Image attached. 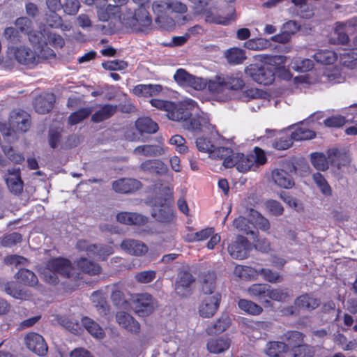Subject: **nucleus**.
<instances>
[{
    "mask_svg": "<svg viewBox=\"0 0 357 357\" xmlns=\"http://www.w3.org/2000/svg\"><path fill=\"white\" fill-rule=\"evenodd\" d=\"M311 162L315 169L319 171H325L328 169V163L330 162L328 156L324 153L314 152L310 155Z\"/></svg>",
    "mask_w": 357,
    "mask_h": 357,
    "instance_id": "nucleus-46",
    "label": "nucleus"
},
{
    "mask_svg": "<svg viewBox=\"0 0 357 357\" xmlns=\"http://www.w3.org/2000/svg\"><path fill=\"white\" fill-rule=\"evenodd\" d=\"M204 14L206 22L211 24L228 25L231 22L235 20V10L233 8H231L230 14L227 17L213 14L210 10H206Z\"/></svg>",
    "mask_w": 357,
    "mask_h": 357,
    "instance_id": "nucleus-35",
    "label": "nucleus"
},
{
    "mask_svg": "<svg viewBox=\"0 0 357 357\" xmlns=\"http://www.w3.org/2000/svg\"><path fill=\"white\" fill-rule=\"evenodd\" d=\"M230 256L235 259H246L252 250V244L248 238L242 235H238L235 240L227 247Z\"/></svg>",
    "mask_w": 357,
    "mask_h": 357,
    "instance_id": "nucleus-5",
    "label": "nucleus"
},
{
    "mask_svg": "<svg viewBox=\"0 0 357 357\" xmlns=\"http://www.w3.org/2000/svg\"><path fill=\"white\" fill-rule=\"evenodd\" d=\"M202 118L200 116H195L192 117V114L188 120L184 121L182 123L183 127L192 132H199L202 130Z\"/></svg>",
    "mask_w": 357,
    "mask_h": 357,
    "instance_id": "nucleus-51",
    "label": "nucleus"
},
{
    "mask_svg": "<svg viewBox=\"0 0 357 357\" xmlns=\"http://www.w3.org/2000/svg\"><path fill=\"white\" fill-rule=\"evenodd\" d=\"M271 176L274 183L280 188L289 189L294 185L291 175L284 169H275L272 171Z\"/></svg>",
    "mask_w": 357,
    "mask_h": 357,
    "instance_id": "nucleus-24",
    "label": "nucleus"
},
{
    "mask_svg": "<svg viewBox=\"0 0 357 357\" xmlns=\"http://www.w3.org/2000/svg\"><path fill=\"white\" fill-rule=\"evenodd\" d=\"M24 344L29 350L39 356H44L47 354V344L43 337L37 333H27L24 337Z\"/></svg>",
    "mask_w": 357,
    "mask_h": 357,
    "instance_id": "nucleus-8",
    "label": "nucleus"
},
{
    "mask_svg": "<svg viewBox=\"0 0 357 357\" xmlns=\"http://www.w3.org/2000/svg\"><path fill=\"white\" fill-rule=\"evenodd\" d=\"M294 303L298 310L311 312L321 305V300L305 293L298 296Z\"/></svg>",
    "mask_w": 357,
    "mask_h": 357,
    "instance_id": "nucleus-18",
    "label": "nucleus"
},
{
    "mask_svg": "<svg viewBox=\"0 0 357 357\" xmlns=\"http://www.w3.org/2000/svg\"><path fill=\"white\" fill-rule=\"evenodd\" d=\"M15 278L20 283L29 287L36 285L38 282L36 274L27 268H20L15 274Z\"/></svg>",
    "mask_w": 357,
    "mask_h": 357,
    "instance_id": "nucleus-37",
    "label": "nucleus"
},
{
    "mask_svg": "<svg viewBox=\"0 0 357 357\" xmlns=\"http://www.w3.org/2000/svg\"><path fill=\"white\" fill-rule=\"evenodd\" d=\"M41 278L51 285H56L59 283V281L58 274L51 270L50 267L47 266V264L46 266L41 273Z\"/></svg>",
    "mask_w": 357,
    "mask_h": 357,
    "instance_id": "nucleus-64",
    "label": "nucleus"
},
{
    "mask_svg": "<svg viewBox=\"0 0 357 357\" xmlns=\"http://www.w3.org/2000/svg\"><path fill=\"white\" fill-rule=\"evenodd\" d=\"M78 268L86 274L89 275H98L101 273L102 268L98 264L85 257L80 258L77 263Z\"/></svg>",
    "mask_w": 357,
    "mask_h": 357,
    "instance_id": "nucleus-33",
    "label": "nucleus"
},
{
    "mask_svg": "<svg viewBox=\"0 0 357 357\" xmlns=\"http://www.w3.org/2000/svg\"><path fill=\"white\" fill-rule=\"evenodd\" d=\"M251 216L252 218V225L254 228H257L263 231H268L270 229V223L268 220L258 211L252 210Z\"/></svg>",
    "mask_w": 357,
    "mask_h": 357,
    "instance_id": "nucleus-50",
    "label": "nucleus"
},
{
    "mask_svg": "<svg viewBox=\"0 0 357 357\" xmlns=\"http://www.w3.org/2000/svg\"><path fill=\"white\" fill-rule=\"evenodd\" d=\"M118 111V106L112 104H104L91 116V121L93 123H100L110 119Z\"/></svg>",
    "mask_w": 357,
    "mask_h": 357,
    "instance_id": "nucleus-28",
    "label": "nucleus"
},
{
    "mask_svg": "<svg viewBox=\"0 0 357 357\" xmlns=\"http://www.w3.org/2000/svg\"><path fill=\"white\" fill-rule=\"evenodd\" d=\"M136 129L141 133L154 134L158 129V125L150 117H140L135 121Z\"/></svg>",
    "mask_w": 357,
    "mask_h": 357,
    "instance_id": "nucleus-32",
    "label": "nucleus"
},
{
    "mask_svg": "<svg viewBox=\"0 0 357 357\" xmlns=\"http://www.w3.org/2000/svg\"><path fill=\"white\" fill-rule=\"evenodd\" d=\"M139 168L145 173L157 176L165 175L168 171L167 165L159 159L146 160L140 164Z\"/></svg>",
    "mask_w": 357,
    "mask_h": 357,
    "instance_id": "nucleus-15",
    "label": "nucleus"
},
{
    "mask_svg": "<svg viewBox=\"0 0 357 357\" xmlns=\"http://www.w3.org/2000/svg\"><path fill=\"white\" fill-rule=\"evenodd\" d=\"M47 264L51 270L66 278H70L74 270L71 261L61 257L49 259Z\"/></svg>",
    "mask_w": 357,
    "mask_h": 357,
    "instance_id": "nucleus-11",
    "label": "nucleus"
},
{
    "mask_svg": "<svg viewBox=\"0 0 357 357\" xmlns=\"http://www.w3.org/2000/svg\"><path fill=\"white\" fill-rule=\"evenodd\" d=\"M245 73L259 84L270 85L275 80L273 68L266 64L251 63L245 67Z\"/></svg>",
    "mask_w": 357,
    "mask_h": 357,
    "instance_id": "nucleus-2",
    "label": "nucleus"
},
{
    "mask_svg": "<svg viewBox=\"0 0 357 357\" xmlns=\"http://www.w3.org/2000/svg\"><path fill=\"white\" fill-rule=\"evenodd\" d=\"M171 3L166 1H158L153 2L152 9L157 15L155 18L156 22L160 21V19L163 17V13H165L167 10L169 9Z\"/></svg>",
    "mask_w": 357,
    "mask_h": 357,
    "instance_id": "nucleus-63",
    "label": "nucleus"
},
{
    "mask_svg": "<svg viewBox=\"0 0 357 357\" xmlns=\"http://www.w3.org/2000/svg\"><path fill=\"white\" fill-rule=\"evenodd\" d=\"M234 226L240 231L246 235H257L258 231H255L252 222H250L247 218L239 216L234 219Z\"/></svg>",
    "mask_w": 357,
    "mask_h": 357,
    "instance_id": "nucleus-43",
    "label": "nucleus"
},
{
    "mask_svg": "<svg viewBox=\"0 0 357 357\" xmlns=\"http://www.w3.org/2000/svg\"><path fill=\"white\" fill-rule=\"evenodd\" d=\"M258 273L264 280L270 283H278L283 280V277L280 273L273 271L270 268H262L259 270Z\"/></svg>",
    "mask_w": 357,
    "mask_h": 357,
    "instance_id": "nucleus-55",
    "label": "nucleus"
},
{
    "mask_svg": "<svg viewBox=\"0 0 357 357\" xmlns=\"http://www.w3.org/2000/svg\"><path fill=\"white\" fill-rule=\"evenodd\" d=\"M292 63V68L299 73H306L314 68L313 61L310 59L296 58Z\"/></svg>",
    "mask_w": 357,
    "mask_h": 357,
    "instance_id": "nucleus-54",
    "label": "nucleus"
},
{
    "mask_svg": "<svg viewBox=\"0 0 357 357\" xmlns=\"http://www.w3.org/2000/svg\"><path fill=\"white\" fill-rule=\"evenodd\" d=\"M312 178L315 184L324 195L328 197L332 195V190L330 185L321 173H314L312 175Z\"/></svg>",
    "mask_w": 357,
    "mask_h": 357,
    "instance_id": "nucleus-52",
    "label": "nucleus"
},
{
    "mask_svg": "<svg viewBox=\"0 0 357 357\" xmlns=\"http://www.w3.org/2000/svg\"><path fill=\"white\" fill-rule=\"evenodd\" d=\"M162 89L160 84H139L134 86L132 93L139 97L149 98L158 95Z\"/></svg>",
    "mask_w": 357,
    "mask_h": 357,
    "instance_id": "nucleus-25",
    "label": "nucleus"
},
{
    "mask_svg": "<svg viewBox=\"0 0 357 357\" xmlns=\"http://www.w3.org/2000/svg\"><path fill=\"white\" fill-rule=\"evenodd\" d=\"M134 154L142 155L145 157H154L164 153L163 148L156 144H144L137 146L133 150Z\"/></svg>",
    "mask_w": 357,
    "mask_h": 357,
    "instance_id": "nucleus-34",
    "label": "nucleus"
},
{
    "mask_svg": "<svg viewBox=\"0 0 357 357\" xmlns=\"http://www.w3.org/2000/svg\"><path fill=\"white\" fill-rule=\"evenodd\" d=\"M137 312L150 313L153 310V296L149 293L138 294L132 296Z\"/></svg>",
    "mask_w": 357,
    "mask_h": 357,
    "instance_id": "nucleus-20",
    "label": "nucleus"
},
{
    "mask_svg": "<svg viewBox=\"0 0 357 357\" xmlns=\"http://www.w3.org/2000/svg\"><path fill=\"white\" fill-rule=\"evenodd\" d=\"M212 156L215 159L223 160L222 165L225 167V162L229 158H232L234 155V151L231 149L219 146L215 147L213 149V151L210 153Z\"/></svg>",
    "mask_w": 357,
    "mask_h": 357,
    "instance_id": "nucleus-57",
    "label": "nucleus"
},
{
    "mask_svg": "<svg viewBox=\"0 0 357 357\" xmlns=\"http://www.w3.org/2000/svg\"><path fill=\"white\" fill-rule=\"evenodd\" d=\"M156 278V271L153 270H146L138 272L135 275V280L141 284L151 282Z\"/></svg>",
    "mask_w": 357,
    "mask_h": 357,
    "instance_id": "nucleus-61",
    "label": "nucleus"
},
{
    "mask_svg": "<svg viewBox=\"0 0 357 357\" xmlns=\"http://www.w3.org/2000/svg\"><path fill=\"white\" fill-rule=\"evenodd\" d=\"M225 56L228 62L233 65L241 64L246 59L245 51L238 47L229 49Z\"/></svg>",
    "mask_w": 357,
    "mask_h": 357,
    "instance_id": "nucleus-45",
    "label": "nucleus"
},
{
    "mask_svg": "<svg viewBox=\"0 0 357 357\" xmlns=\"http://www.w3.org/2000/svg\"><path fill=\"white\" fill-rule=\"evenodd\" d=\"M137 6L134 11L126 8L121 13L123 24L136 32H144L151 29L152 17L149 12L150 0H132Z\"/></svg>",
    "mask_w": 357,
    "mask_h": 357,
    "instance_id": "nucleus-1",
    "label": "nucleus"
},
{
    "mask_svg": "<svg viewBox=\"0 0 357 357\" xmlns=\"http://www.w3.org/2000/svg\"><path fill=\"white\" fill-rule=\"evenodd\" d=\"M216 274L213 271L204 273L202 278V290L204 294H213L215 289Z\"/></svg>",
    "mask_w": 357,
    "mask_h": 357,
    "instance_id": "nucleus-38",
    "label": "nucleus"
},
{
    "mask_svg": "<svg viewBox=\"0 0 357 357\" xmlns=\"http://www.w3.org/2000/svg\"><path fill=\"white\" fill-rule=\"evenodd\" d=\"M270 45V41L262 38L248 39L244 43V47L245 48L256 51L265 50L269 47Z\"/></svg>",
    "mask_w": 357,
    "mask_h": 357,
    "instance_id": "nucleus-49",
    "label": "nucleus"
},
{
    "mask_svg": "<svg viewBox=\"0 0 357 357\" xmlns=\"http://www.w3.org/2000/svg\"><path fill=\"white\" fill-rule=\"evenodd\" d=\"M197 106V102L191 99L178 102L172 101L166 116L171 121L183 123L191 116Z\"/></svg>",
    "mask_w": 357,
    "mask_h": 357,
    "instance_id": "nucleus-3",
    "label": "nucleus"
},
{
    "mask_svg": "<svg viewBox=\"0 0 357 357\" xmlns=\"http://www.w3.org/2000/svg\"><path fill=\"white\" fill-rule=\"evenodd\" d=\"M269 289L270 285L267 284L255 283L248 288V294L259 302L269 305Z\"/></svg>",
    "mask_w": 357,
    "mask_h": 357,
    "instance_id": "nucleus-16",
    "label": "nucleus"
},
{
    "mask_svg": "<svg viewBox=\"0 0 357 357\" xmlns=\"http://www.w3.org/2000/svg\"><path fill=\"white\" fill-rule=\"evenodd\" d=\"M121 248L127 253L134 256H143L148 252V246L141 241L125 239L121 243Z\"/></svg>",
    "mask_w": 357,
    "mask_h": 357,
    "instance_id": "nucleus-17",
    "label": "nucleus"
},
{
    "mask_svg": "<svg viewBox=\"0 0 357 357\" xmlns=\"http://www.w3.org/2000/svg\"><path fill=\"white\" fill-rule=\"evenodd\" d=\"M113 190L118 193L130 194L139 190L142 186V183L135 178H123L113 181Z\"/></svg>",
    "mask_w": 357,
    "mask_h": 357,
    "instance_id": "nucleus-13",
    "label": "nucleus"
},
{
    "mask_svg": "<svg viewBox=\"0 0 357 357\" xmlns=\"http://www.w3.org/2000/svg\"><path fill=\"white\" fill-rule=\"evenodd\" d=\"M92 112L90 107H83L73 112L68 117L70 125H76L86 119Z\"/></svg>",
    "mask_w": 357,
    "mask_h": 357,
    "instance_id": "nucleus-53",
    "label": "nucleus"
},
{
    "mask_svg": "<svg viewBox=\"0 0 357 357\" xmlns=\"http://www.w3.org/2000/svg\"><path fill=\"white\" fill-rule=\"evenodd\" d=\"M221 298V294L218 292L213 294H206L199 307V315L204 318L213 317L220 307Z\"/></svg>",
    "mask_w": 357,
    "mask_h": 357,
    "instance_id": "nucleus-7",
    "label": "nucleus"
},
{
    "mask_svg": "<svg viewBox=\"0 0 357 357\" xmlns=\"http://www.w3.org/2000/svg\"><path fill=\"white\" fill-rule=\"evenodd\" d=\"M327 155L330 163L339 169L341 167L347 166L351 162L349 153L346 151H342L337 148L328 149Z\"/></svg>",
    "mask_w": 357,
    "mask_h": 357,
    "instance_id": "nucleus-19",
    "label": "nucleus"
},
{
    "mask_svg": "<svg viewBox=\"0 0 357 357\" xmlns=\"http://www.w3.org/2000/svg\"><path fill=\"white\" fill-rule=\"evenodd\" d=\"M116 319L119 324L128 331L133 333H139L140 330L139 322L129 314L125 312H118Z\"/></svg>",
    "mask_w": 357,
    "mask_h": 357,
    "instance_id": "nucleus-27",
    "label": "nucleus"
},
{
    "mask_svg": "<svg viewBox=\"0 0 357 357\" xmlns=\"http://www.w3.org/2000/svg\"><path fill=\"white\" fill-rule=\"evenodd\" d=\"M314 59L323 65H331L336 61L337 56L332 50H319L314 54Z\"/></svg>",
    "mask_w": 357,
    "mask_h": 357,
    "instance_id": "nucleus-42",
    "label": "nucleus"
},
{
    "mask_svg": "<svg viewBox=\"0 0 357 357\" xmlns=\"http://www.w3.org/2000/svg\"><path fill=\"white\" fill-rule=\"evenodd\" d=\"M13 129L19 132H25L29 130L31 125L30 115L24 110L13 111L8 121Z\"/></svg>",
    "mask_w": 357,
    "mask_h": 357,
    "instance_id": "nucleus-12",
    "label": "nucleus"
},
{
    "mask_svg": "<svg viewBox=\"0 0 357 357\" xmlns=\"http://www.w3.org/2000/svg\"><path fill=\"white\" fill-rule=\"evenodd\" d=\"M195 278L188 271H178L175 281V291L181 297H186L191 293V285Z\"/></svg>",
    "mask_w": 357,
    "mask_h": 357,
    "instance_id": "nucleus-9",
    "label": "nucleus"
},
{
    "mask_svg": "<svg viewBox=\"0 0 357 357\" xmlns=\"http://www.w3.org/2000/svg\"><path fill=\"white\" fill-rule=\"evenodd\" d=\"M6 183L10 192L15 195H20L23 191L24 182L21 178L20 168L8 169L5 176Z\"/></svg>",
    "mask_w": 357,
    "mask_h": 357,
    "instance_id": "nucleus-14",
    "label": "nucleus"
},
{
    "mask_svg": "<svg viewBox=\"0 0 357 357\" xmlns=\"http://www.w3.org/2000/svg\"><path fill=\"white\" fill-rule=\"evenodd\" d=\"M288 351V344L280 341L268 342L264 350L265 354L269 357H284Z\"/></svg>",
    "mask_w": 357,
    "mask_h": 357,
    "instance_id": "nucleus-31",
    "label": "nucleus"
},
{
    "mask_svg": "<svg viewBox=\"0 0 357 357\" xmlns=\"http://www.w3.org/2000/svg\"><path fill=\"white\" fill-rule=\"evenodd\" d=\"M91 248L92 251L90 257H98L104 260L114 252L112 246L103 244H92Z\"/></svg>",
    "mask_w": 357,
    "mask_h": 357,
    "instance_id": "nucleus-47",
    "label": "nucleus"
},
{
    "mask_svg": "<svg viewBox=\"0 0 357 357\" xmlns=\"http://www.w3.org/2000/svg\"><path fill=\"white\" fill-rule=\"evenodd\" d=\"M164 197H160L161 208L153 216L161 222L169 223L175 219V213L170 206L174 203V192L172 188L165 187L162 189Z\"/></svg>",
    "mask_w": 357,
    "mask_h": 357,
    "instance_id": "nucleus-4",
    "label": "nucleus"
},
{
    "mask_svg": "<svg viewBox=\"0 0 357 357\" xmlns=\"http://www.w3.org/2000/svg\"><path fill=\"white\" fill-rule=\"evenodd\" d=\"M55 97L53 93L40 95L35 99L34 109L37 113L47 114L53 108Z\"/></svg>",
    "mask_w": 357,
    "mask_h": 357,
    "instance_id": "nucleus-21",
    "label": "nucleus"
},
{
    "mask_svg": "<svg viewBox=\"0 0 357 357\" xmlns=\"http://www.w3.org/2000/svg\"><path fill=\"white\" fill-rule=\"evenodd\" d=\"M252 159V154L234 153L232 158L227 159L225 162V167L226 168L236 167L238 172L245 173L249 171L254 165Z\"/></svg>",
    "mask_w": 357,
    "mask_h": 357,
    "instance_id": "nucleus-10",
    "label": "nucleus"
},
{
    "mask_svg": "<svg viewBox=\"0 0 357 357\" xmlns=\"http://www.w3.org/2000/svg\"><path fill=\"white\" fill-rule=\"evenodd\" d=\"M231 345V340L226 336L212 338L206 344L208 351L211 354H218L227 350Z\"/></svg>",
    "mask_w": 357,
    "mask_h": 357,
    "instance_id": "nucleus-26",
    "label": "nucleus"
},
{
    "mask_svg": "<svg viewBox=\"0 0 357 357\" xmlns=\"http://www.w3.org/2000/svg\"><path fill=\"white\" fill-rule=\"evenodd\" d=\"M293 142L291 135L282 134L273 141L272 146L278 150H286L292 146Z\"/></svg>",
    "mask_w": 357,
    "mask_h": 357,
    "instance_id": "nucleus-58",
    "label": "nucleus"
},
{
    "mask_svg": "<svg viewBox=\"0 0 357 357\" xmlns=\"http://www.w3.org/2000/svg\"><path fill=\"white\" fill-rule=\"evenodd\" d=\"M15 26L22 34L27 35L33 28V22L26 17H20L15 20Z\"/></svg>",
    "mask_w": 357,
    "mask_h": 357,
    "instance_id": "nucleus-59",
    "label": "nucleus"
},
{
    "mask_svg": "<svg viewBox=\"0 0 357 357\" xmlns=\"http://www.w3.org/2000/svg\"><path fill=\"white\" fill-rule=\"evenodd\" d=\"M291 135L294 141L312 139L316 137L314 131L309 128L307 123L300 122L292 127Z\"/></svg>",
    "mask_w": 357,
    "mask_h": 357,
    "instance_id": "nucleus-22",
    "label": "nucleus"
},
{
    "mask_svg": "<svg viewBox=\"0 0 357 357\" xmlns=\"http://www.w3.org/2000/svg\"><path fill=\"white\" fill-rule=\"evenodd\" d=\"M3 36L8 43L17 45L22 41V33L15 27L8 26L4 29Z\"/></svg>",
    "mask_w": 357,
    "mask_h": 357,
    "instance_id": "nucleus-48",
    "label": "nucleus"
},
{
    "mask_svg": "<svg viewBox=\"0 0 357 357\" xmlns=\"http://www.w3.org/2000/svg\"><path fill=\"white\" fill-rule=\"evenodd\" d=\"M22 240V236L18 232H13L4 236L1 240V245L3 247L10 248L20 243Z\"/></svg>",
    "mask_w": 357,
    "mask_h": 357,
    "instance_id": "nucleus-60",
    "label": "nucleus"
},
{
    "mask_svg": "<svg viewBox=\"0 0 357 357\" xmlns=\"http://www.w3.org/2000/svg\"><path fill=\"white\" fill-rule=\"evenodd\" d=\"M208 91L213 94L222 93L226 89L225 76L216 75L213 79L206 82Z\"/></svg>",
    "mask_w": 357,
    "mask_h": 357,
    "instance_id": "nucleus-44",
    "label": "nucleus"
},
{
    "mask_svg": "<svg viewBox=\"0 0 357 357\" xmlns=\"http://www.w3.org/2000/svg\"><path fill=\"white\" fill-rule=\"evenodd\" d=\"M226 82V89L231 91L242 90L245 86L241 73H233L225 77Z\"/></svg>",
    "mask_w": 357,
    "mask_h": 357,
    "instance_id": "nucleus-41",
    "label": "nucleus"
},
{
    "mask_svg": "<svg viewBox=\"0 0 357 357\" xmlns=\"http://www.w3.org/2000/svg\"><path fill=\"white\" fill-rule=\"evenodd\" d=\"M116 220L121 224L139 226L145 225L148 221L146 217L137 213L131 212L119 213L116 215Z\"/></svg>",
    "mask_w": 357,
    "mask_h": 357,
    "instance_id": "nucleus-23",
    "label": "nucleus"
},
{
    "mask_svg": "<svg viewBox=\"0 0 357 357\" xmlns=\"http://www.w3.org/2000/svg\"><path fill=\"white\" fill-rule=\"evenodd\" d=\"M8 50L13 54L15 59L22 65L33 67L37 64L36 53L29 47L11 45L8 47Z\"/></svg>",
    "mask_w": 357,
    "mask_h": 357,
    "instance_id": "nucleus-6",
    "label": "nucleus"
},
{
    "mask_svg": "<svg viewBox=\"0 0 357 357\" xmlns=\"http://www.w3.org/2000/svg\"><path fill=\"white\" fill-rule=\"evenodd\" d=\"M238 306L241 310L252 316L259 315L263 312L261 306L252 301L244 298L238 300Z\"/></svg>",
    "mask_w": 357,
    "mask_h": 357,
    "instance_id": "nucleus-39",
    "label": "nucleus"
},
{
    "mask_svg": "<svg viewBox=\"0 0 357 357\" xmlns=\"http://www.w3.org/2000/svg\"><path fill=\"white\" fill-rule=\"evenodd\" d=\"M122 284L119 282L113 284L110 298L115 306L125 308L128 306L129 303L126 298Z\"/></svg>",
    "mask_w": 357,
    "mask_h": 357,
    "instance_id": "nucleus-30",
    "label": "nucleus"
},
{
    "mask_svg": "<svg viewBox=\"0 0 357 357\" xmlns=\"http://www.w3.org/2000/svg\"><path fill=\"white\" fill-rule=\"evenodd\" d=\"M231 324V319L227 313H222L221 316L211 325L208 326L206 332L210 335L220 334L225 331Z\"/></svg>",
    "mask_w": 357,
    "mask_h": 357,
    "instance_id": "nucleus-29",
    "label": "nucleus"
},
{
    "mask_svg": "<svg viewBox=\"0 0 357 357\" xmlns=\"http://www.w3.org/2000/svg\"><path fill=\"white\" fill-rule=\"evenodd\" d=\"M289 297L288 289L273 288L270 286L268 298L270 302L274 301L282 303L285 302Z\"/></svg>",
    "mask_w": 357,
    "mask_h": 357,
    "instance_id": "nucleus-56",
    "label": "nucleus"
},
{
    "mask_svg": "<svg viewBox=\"0 0 357 357\" xmlns=\"http://www.w3.org/2000/svg\"><path fill=\"white\" fill-rule=\"evenodd\" d=\"M82 325L92 336L102 339L105 336V333L100 325L89 317H83L81 319Z\"/></svg>",
    "mask_w": 357,
    "mask_h": 357,
    "instance_id": "nucleus-36",
    "label": "nucleus"
},
{
    "mask_svg": "<svg viewBox=\"0 0 357 357\" xmlns=\"http://www.w3.org/2000/svg\"><path fill=\"white\" fill-rule=\"evenodd\" d=\"M284 337L288 348L292 347L293 349L303 344L305 335L300 331H288L284 334Z\"/></svg>",
    "mask_w": 357,
    "mask_h": 357,
    "instance_id": "nucleus-40",
    "label": "nucleus"
},
{
    "mask_svg": "<svg viewBox=\"0 0 357 357\" xmlns=\"http://www.w3.org/2000/svg\"><path fill=\"white\" fill-rule=\"evenodd\" d=\"M293 357H314L315 354L314 348L308 344H303L292 349Z\"/></svg>",
    "mask_w": 357,
    "mask_h": 357,
    "instance_id": "nucleus-62",
    "label": "nucleus"
}]
</instances>
